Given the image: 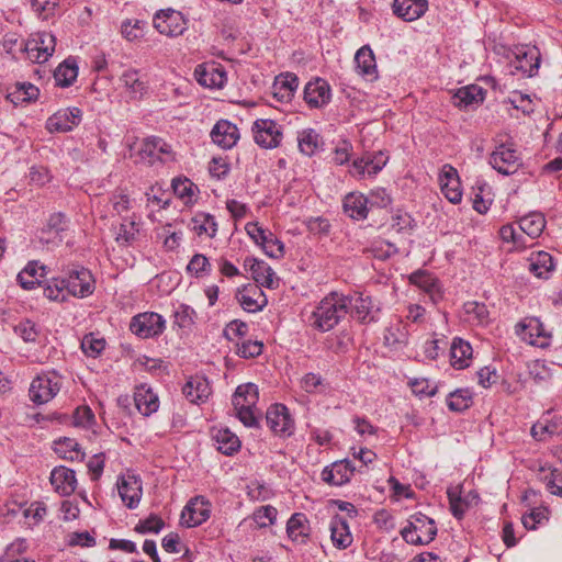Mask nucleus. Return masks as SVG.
<instances>
[{
  "instance_id": "1",
  "label": "nucleus",
  "mask_w": 562,
  "mask_h": 562,
  "mask_svg": "<svg viewBox=\"0 0 562 562\" xmlns=\"http://www.w3.org/2000/svg\"><path fill=\"white\" fill-rule=\"evenodd\" d=\"M351 303L349 295L337 291L328 293L312 312L311 326L321 333L334 329L349 313Z\"/></svg>"
},
{
  "instance_id": "2",
  "label": "nucleus",
  "mask_w": 562,
  "mask_h": 562,
  "mask_svg": "<svg viewBox=\"0 0 562 562\" xmlns=\"http://www.w3.org/2000/svg\"><path fill=\"white\" fill-rule=\"evenodd\" d=\"M259 400L258 386L254 383L238 385L233 394L232 403L237 418L249 428L259 426L256 406Z\"/></svg>"
},
{
  "instance_id": "3",
  "label": "nucleus",
  "mask_w": 562,
  "mask_h": 562,
  "mask_svg": "<svg viewBox=\"0 0 562 562\" xmlns=\"http://www.w3.org/2000/svg\"><path fill=\"white\" fill-rule=\"evenodd\" d=\"M437 526L432 518L417 512L409 516L407 525L401 530L403 540L408 544L430 543L437 536Z\"/></svg>"
},
{
  "instance_id": "4",
  "label": "nucleus",
  "mask_w": 562,
  "mask_h": 562,
  "mask_svg": "<svg viewBox=\"0 0 562 562\" xmlns=\"http://www.w3.org/2000/svg\"><path fill=\"white\" fill-rule=\"evenodd\" d=\"M61 387V376L55 371L42 372L31 383L30 400L37 405L48 403Z\"/></svg>"
},
{
  "instance_id": "5",
  "label": "nucleus",
  "mask_w": 562,
  "mask_h": 562,
  "mask_svg": "<svg viewBox=\"0 0 562 562\" xmlns=\"http://www.w3.org/2000/svg\"><path fill=\"white\" fill-rule=\"evenodd\" d=\"M64 282L69 296L85 299L93 294L95 280L91 271L82 266H74L66 272Z\"/></svg>"
},
{
  "instance_id": "6",
  "label": "nucleus",
  "mask_w": 562,
  "mask_h": 562,
  "mask_svg": "<svg viewBox=\"0 0 562 562\" xmlns=\"http://www.w3.org/2000/svg\"><path fill=\"white\" fill-rule=\"evenodd\" d=\"M255 143L263 149L279 147L283 139V127L271 119H257L251 126Z\"/></svg>"
},
{
  "instance_id": "7",
  "label": "nucleus",
  "mask_w": 562,
  "mask_h": 562,
  "mask_svg": "<svg viewBox=\"0 0 562 562\" xmlns=\"http://www.w3.org/2000/svg\"><path fill=\"white\" fill-rule=\"evenodd\" d=\"M515 331L521 340L538 348H547L551 342V333L538 317L524 318L516 325Z\"/></svg>"
},
{
  "instance_id": "8",
  "label": "nucleus",
  "mask_w": 562,
  "mask_h": 562,
  "mask_svg": "<svg viewBox=\"0 0 562 562\" xmlns=\"http://www.w3.org/2000/svg\"><path fill=\"white\" fill-rule=\"evenodd\" d=\"M55 46V36L52 33L43 32L23 43L20 50L26 55L30 61L43 64L53 55Z\"/></svg>"
},
{
  "instance_id": "9",
  "label": "nucleus",
  "mask_w": 562,
  "mask_h": 562,
  "mask_svg": "<svg viewBox=\"0 0 562 562\" xmlns=\"http://www.w3.org/2000/svg\"><path fill=\"white\" fill-rule=\"evenodd\" d=\"M166 329L162 315L155 312H144L132 317L130 330L142 339L160 336Z\"/></svg>"
},
{
  "instance_id": "10",
  "label": "nucleus",
  "mask_w": 562,
  "mask_h": 562,
  "mask_svg": "<svg viewBox=\"0 0 562 562\" xmlns=\"http://www.w3.org/2000/svg\"><path fill=\"white\" fill-rule=\"evenodd\" d=\"M488 161L493 169L504 176L515 173L522 165L521 157L512 143H503L496 146L490 155Z\"/></svg>"
},
{
  "instance_id": "11",
  "label": "nucleus",
  "mask_w": 562,
  "mask_h": 562,
  "mask_svg": "<svg viewBox=\"0 0 562 562\" xmlns=\"http://www.w3.org/2000/svg\"><path fill=\"white\" fill-rule=\"evenodd\" d=\"M266 424L280 438H290L295 431V422L289 408L280 403L271 405L266 413Z\"/></svg>"
},
{
  "instance_id": "12",
  "label": "nucleus",
  "mask_w": 562,
  "mask_h": 562,
  "mask_svg": "<svg viewBox=\"0 0 562 562\" xmlns=\"http://www.w3.org/2000/svg\"><path fill=\"white\" fill-rule=\"evenodd\" d=\"M389 156L382 151L367 153L352 161L350 176L362 180L367 177H375L387 164Z\"/></svg>"
},
{
  "instance_id": "13",
  "label": "nucleus",
  "mask_w": 562,
  "mask_h": 562,
  "mask_svg": "<svg viewBox=\"0 0 562 562\" xmlns=\"http://www.w3.org/2000/svg\"><path fill=\"white\" fill-rule=\"evenodd\" d=\"M68 226L69 221L64 213L57 212L50 214L46 224L38 233L40 243L52 247L59 246L64 240Z\"/></svg>"
},
{
  "instance_id": "14",
  "label": "nucleus",
  "mask_w": 562,
  "mask_h": 562,
  "mask_svg": "<svg viewBox=\"0 0 562 562\" xmlns=\"http://www.w3.org/2000/svg\"><path fill=\"white\" fill-rule=\"evenodd\" d=\"M154 27L164 35L175 37L187 29V21L181 12L173 9L159 10L153 19Z\"/></svg>"
},
{
  "instance_id": "15",
  "label": "nucleus",
  "mask_w": 562,
  "mask_h": 562,
  "mask_svg": "<svg viewBox=\"0 0 562 562\" xmlns=\"http://www.w3.org/2000/svg\"><path fill=\"white\" fill-rule=\"evenodd\" d=\"M211 515V503L204 496H196L188 502L182 509L180 522L187 528H193L205 522Z\"/></svg>"
},
{
  "instance_id": "16",
  "label": "nucleus",
  "mask_w": 562,
  "mask_h": 562,
  "mask_svg": "<svg viewBox=\"0 0 562 562\" xmlns=\"http://www.w3.org/2000/svg\"><path fill=\"white\" fill-rule=\"evenodd\" d=\"M194 77L199 85L209 89H221L227 81L224 66L215 61L198 65L194 69Z\"/></svg>"
},
{
  "instance_id": "17",
  "label": "nucleus",
  "mask_w": 562,
  "mask_h": 562,
  "mask_svg": "<svg viewBox=\"0 0 562 562\" xmlns=\"http://www.w3.org/2000/svg\"><path fill=\"white\" fill-rule=\"evenodd\" d=\"M82 120V111L77 108L60 109L46 121V130L49 133H67L77 127Z\"/></svg>"
},
{
  "instance_id": "18",
  "label": "nucleus",
  "mask_w": 562,
  "mask_h": 562,
  "mask_svg": "<svg viewBox=\"0 0 562 562\" xmlns=\"http://www.w3.org/2000/svg\"><path fill=\"white\" fill-rule=\"evenodd\" d=\"M236 300L243 310L248 313L260 312L268 304V299L258 284H247L239 288L236 292Z\"/></svg>"
},
{
  "instance_id": "19",
  "label": "nucleus",
  "mask_w": 562,
  "mask_h": 562,
  "mask_svg": "<svg viewBox=\"0 0 562 562\" xmlns=\"http://www.w3.org/2000/svg\"><path fill=\"white\" fill-rule=\"evenodd\" d=\"M212 142L222 149L233 148L240 138L239 128L228 120L217 121L210 133Z\"/></svg>"
},
{
  "instance_id": "20",
  "label": "nucleus",
  "mask_w": 562,
  "mask_h": 562,
  "mask_svg": "<svg viewBox=\"0 0 562 562\" xmlns=\"http://www.w3.org/2000/svg\"><path fill=\"white\" fill-rule=\"evenodd\" d=\"M117 491L122 502L130 509H134L138 506L143 495L142 481L134 474L122 475L117 481Z\"/></svg>"
},
{
  "instance_id": "21",
  "label": "nucleus",
  "mask_w": 562,
  "mask_h": 562,
  "mask_svg": "<svg viewBox=\"0 0 562 562\" xmlns=\"http://www.w3.org/2000/svg\"><path fill=\"white\" fill-rule=\"evenodd\" d=\"M439 184L442 194L453 204L462 200V189L458 170L449 164L443 165L439 173Z\"/></svg>"
},
{
  "instance_id": "22",
  "label": "nucleus",
  "mask_w": 562,
  "mask_h": 562,
  "mask_svg": "<svg viewBox=\"0 0 562 562\" xmlns=\"http://www.w3.org/2000/svg\"><path fill=\"white\" fill-rule=\"evenodd\" d=\"M244 267L251 272L255 284H258L260 288L273 289L278 286L279 280L274 278V271L266 261L255 257H246Z\"/></svg>"
},
{
  "instance_id": "23",
  "label": "nucleus",
  "mask_w": 562,
  "mask_h": 562,
  "mask_svg": "<svg viewBox=\"0 0 562 562\" xmlns=\"http://www.w3.org/2000/svg\"><path fill=\"white\" fill-rule=\"evenodd\" d=\"M304 100L307 105L313 109L327 105L331 100L329 83L323 78H316L307 82L304 88Z\"/></svg>"
},
{
  "instance_id": "24",
  "label": "nucleus",
  "mask_w": 562,
  "mask_h": 562,
  "mask_svg": "<svg viewBox=\"0 0 562 562\" xmlns=\"http://www.w3.org/2000/svg\"><path fill=\"white\" fill-rule=\"evenodd\" d=\"M356 468L348 459L336 461L322 471V480L334 486H341L350 482Z\"/></svg>"
},
{
  "instance_id": "25",
  "label": "nucleus",
  "mask_w": 562,
  "mask_h": 562,
  "mask_svg": "<svg viewBox=\"0 0 562 562\" xmlns=\"http://www.w3.org/2000/svg\"><path fill=\"white\" fill-rule=\"evenodd\" d=\"M409 283L418 286L429 295L434 304H437L442 299V290L439 280L429 271L416 270L411 273Z\"/></svg>"
},
{
  "instance_id": "26",
  "label": "nucleus",
  "mask_w": 562,
  "mask_h": 562,
  "mask_svg": "<svg viewBox=\"0 0 562 562\" xmlns=\"http://www.w3.org/2000/svg\"><path fill=\"white\" fill-rule=\"evenodd\" d=\"M171 155V146L168 145L162 138L150 136L144 139L139 149V156L143 160L153 165L156 161H166L164 156Z\"/></svg>"
},
{
  "instance_id": "27",
  "label": "nucleus",
  "mask_w": 562,
  "mask_h": 562,
  "mask_svg": "<svg viewBox=\"0 0 562 562\" xmlns=\"http://www.w3.org/2000/svg\"><path fill=\"white\" fill-rule=\"evenodd\" d=\"M352 303L349 312L361 323L375 322L380 307L374 304L371 296L358 293L353 296L349 295Z\"/></svg>"
},
{
  "instance_id": "28",
  "label": "nucleus",
  "mask_w": 562,
  "mask_h": 562,
  "mask_svg": "<svg viewBox=\"0 0 562 562\" xmlns=\"http://www.w3.org/2000/svg\"><path fill=\"white\" fill-rule=\"evenodd\" d=\"M392 10L403 21L413 22L427 12L428 0H394Z\"/></svg>"
},
{
  "instance_id": "29",
  "label": "nucleus",
  "mask_w": 562,
  "mask_h": 562,
  "mask_svg": "<svg viewBox=\"0 0 562 562\" xmlns=\"http://www.w3.org/2000/svg\"><path fill=\"white\" fill-rule=\"evenodd\" d=\"M183 395L193 404H202L212 394L209 380L203 375L190 376L182 387Z\"/></svg>"
},
{
  "instance_id": "30",
  "label": "nucleus",
  "mask_w": 562,
  "mask_h": 562,
  "mask_svg": "<svg viewBox=\"0 0 562 562\" xmlns=\"http://www.w3.org/2000/svg\"><path fill=\"white\" fill-rule=\"evenodd\" d=\"M540 66V53L537 47H524L518 49L513 63L515 70L525 77H533Z\"/></svg>"
},
{
  "instance_id": "31",
  "label": "nucleus",
  "mask_w": 562,
  "mask_h": 562,
  "mask_svg": "<svg viewBox=\"0 0 562 562\" xmlns=\"http://www.w3.org/2000/svg\"><path fill=\"white\" fill-rule=\"evenodd\" d=\"M49 480L54 490L61 496L71 495L77 486L75 471L63 465L53 469Z\"/></svg>"
},
{
  "instance_id": "32",
  "label": "nucleus",
  "mask_w": 562,
  "mask_h": 562,
  "mask_svg": "<svg viewBox=\"0 0 562 562\" xmlns=\"http://www.w3.org/2000/svg\"><path fill=\"white\" fill-rule=\"evenodd\" d=\"M342 207L350 218L363 221L369 214V199L360 192H350L344 198Z\"/></svg>"
},
{
  "instance_id": "33",
  "label": "nucleus",
  "mask_w": 562,
  "mask_h": 562,
  "mask_svg": "<svg viewBox=\"0 0 562 562\" xmlns=\"http://www.w3.org/2000/svg\"><path fill=\"white\" fill-rule=\"evenodd\" d=\"M486 91L477 85L459 88L452 95L453 104L460 109L477 106L485 99Z\"/></svg>"
},
{
  "instance_id": "34",
  "label": "nucleus",
  "mask_w": 562,
  "mask_h": 562,
  "mask_svg": "<svg viewBox=\"0 0 562 562\" xmlns=\"http://www.w3.org/2000/svg\"><path fill=\"white\" fill-rule=\"evenodd\" d=\"M357 72L366 79H378L376 61L373 50L369 45L360 47L355 55Z\"/></svg>"
},
{
  "instance_id": "35",
  "label": "nucleus",
  "mask_w": 562,
  "mask_h": 562,
  "mask_svg": "<svg viewBox=\"0 0 562 562\" xmlns=\"http://www.w3.org/2000/svg\"><path fill=\"white\" fill-rule=\"evenodd\" d=\"M134 402L137 411L143 416H150L159 408L158 395L146 384H142L135 389Z\"/></svg>"
},
{
  "instance_id": "36",
  "label": "nucleus",
  "mask_w": 562,
  "mask_h": 562,
  "mask_svg": "<svg viewBox=\"0 0 562 562\" xmlns=\"http://www.w3.org/2000/svg\"><path fill=\"white\" fill-rule=\"evenodd\" d=\"M311 533L310 521L304 513H294L286 522V535L290 540L304 544Z\"/></svg>"
},
{
  "instance_id": "37",
  "label": "nucleus",
  "mask_w": 562,
  "mask_h": 562,
  "mask_svg": "<svg viewBox=\"0 0 562 562\" xmlns=\"http://www.w3.org/2000/svg\"><path fill=\"white\" fill-rule=\"evenodd\" d=\"M555 268L552 256L547 251L531 252L528 270L539 279H549Z\"/></svg>"
},
{
  "instance_id": "38",
  "label": "nucleus",
  "mask_w": 562,
  "mask_h": 562,
  "mask_svg": "<svg viewBox=\"0 0 562 562\" xmlns=\"http://www.w3.org/2000/svg\"><path fill=\"white\" fill-rule=\"evenodd\" d=\"M330 530V539L333 544L337 549H347L352 543V535L349 530V526L347 520L339 516L335 515L329 522Z\"/></svg>"
},
{
  "instance_id": "39",
  "label": "nucleus",
  "mask_w": 562,
  "mask_h": 562,
  "mask_svg": "<svg viewBox=\"0 0 562 562\" xmlns=\"http://www.w3.org/2000/svg\"><path fill=\"white\" fill-rule=\"evenodd\" d=\"M472 352L470 342L459 337L453 338L450 347L451 366L457 370L465 369L470 364Z\"/></svg>"
},
{
  "instance_id": "40",
  "label": "nucleus",
  "mask_w": 562,
  "mask_h": 562,
  "mask_svg": "<svg viewBox=\"0 0 562 562\" xmlns=\"http://www.w3.org/2000/svg\"><path fill=\"white\" fill-rule=\"evenodd\" d=\"M322 145V136L314 128H304L297 132V146L303 155L312 157Z\"/></svg>"
},
{
  "instance_id": "41",
  "label": "nucleus",
  "mask_w": 562,
  "mask_h": 562,
  "mask_svg": "<svg viewBox=\"0 0 562 562\" xmlns=\"http://www.w3.org/2000/svg\"><path fill=\"white\" fill-rule=\"evenodd\" d=\"M78 77V65L75 58H67L58 65L54 71L56 86L60 88L70 87Z\"/></svg>"
},
{
  "instance_id": "42",
  "label": "nucleus",
  "mask_w": 562,
  "mask_h": 562,
  "mask_svg": "<svg viewBox=\"0 0 562 562\" xmlns=\"http://www.w3.org/2000/svg\"><path fill=\"white\" fill-rule=\"evenodd\" d=\"M120 80L134 99H140L147 92V83L140 78L139 71L136 69L125 70Z\"/></svg>"
},
{
  "instance_id": "43",
  "label": "nucleus",
  "mask_w": 562,
  "mask_h": 562,
  "mask_svg": "<svg viewBox=\"0 0 562 562\" xmlns=\"http://www.w3.org/2000/svg\"><path fill=\"white\" fill-rule=\"evenodd\" d=\"M546 227V218L539 212H531L519 221V229L530 238H537Z\"/></svg>"
},
{
  "instance_id": "44",
  "label": "nucleus",
  "mask_w": 562,
  "mask_h": 562,
  "mask_svg": "<svg viewBox=\"0 0 562 562\" xmlns=\"http://www.w3.org/2000/svg\"><path fill=\"white\" fill-rule=\"evenodd\" d=\"M139 225L133 217H124L115 236L116 243L121 246L132 245L139 234Z\"/></svg>"
},
{
  "instance_id": "45",
  "label": "nucleus",
  "mask_w": 562,
  "mask_h": 562,
  "mask_svg": "<svg viewBox=\"0 0 562 562\" xmlns=\"http://www.w3.org/2000/svg\"><path fill=\"white\" fill-rule=\"evenodd\" d=\"M214 439L217 450L225 456H233L240 449L239 438L227 428L217 430Z\"/></svg>"
},
{
  "instance_id": "46",
  "label": "nucleus",
  "mask_w": 562,
  "mask_h": 562,
  "mask_svg": "<svg viewBox=\"0 0 562 562\" xmlns=\"http://www.w3.org/2000/svg\"><path fill=\"white\" fill-rule=\"evenodd\" d=\"M40 90L30 82H18L13 91L7 94V99L13 104L31 102L38 98Z\"/></svg>"
},
{
  "instance_id": "47",
  "label": "nucleus",
  "mask_w": 562,
  "mask_h": 562,
  "mask_svg": "<svg viewBox=\"0 0 562 562\" xmlns=\"http://www.w3.org/2000/svg\"><path fill=\"white\" fill-rule=\"evenodd\" d=\"M67 285L63 277H54L46 281L43 288V295L49 301L64 303L68 301Z\"/></svg>"
},
{
  "instance_id": "48",
  "label": "nucleus",
  "mask_w": 562,
  "mask_h": 562,
  "mask_svg": "<svg viewBox=\"0 0 562 562\" xmlns=\"http://www.w3.org/2000/svg\"><path fill=\"white\" fill-rule=\"evenodd\" d=\"M54 451L63 459H82L85 453L80 450V445L72 438L61 437L54 441Z\"/></svg>"
},
{
  "instance_id": "49",
  "label": "nucleus",
  "mask_w": 562,
  "mask_h": 562,
  "mask_svg": "<svg viewBox=\"0 0 562 562\" xmlns=\"http://www.w3.org/2000/svg\"><path fill=\"white\" fill-rule=\"evenodd\" d=\"M191 229L199 236L205 234L213 238L217 232V223L215 217L209 213H198L191 220Z\"/></svg>"
},
{
  "instance_id": "50",
  "label": "nucleus",
  "mask_w": 562,
  "mask_h": 562,
  "mask_svg": "<svg viewBox=\"0 0 562 562\" xmlns=\"http://www.w3.org/2000/svg\"><path fill=\"white\" fill-rule=\"evenodd\" d=\"M196 312L188 304H179L173 311V324L180 329L190 331L195 324Z\"/></svg>"
},
{
  "instance_id": "51",
  "label": "nucleus",
  "mask_w": 562,
  "mask_h": 562,
  "mask_svg": "<svg viewBox=\"0 0 562 562\" xmlns=\"http://www.w3.org/2000/svg\"><path fill=\"white\" fill-rule=\"evenodd\" d=\"M473 403L472 392L469 389H458L447 396V406L452 412H463Z\"/></svg>"
},
{
  "instance_id": "52",
  "label": "nucleus",
  "mask_w": 562,
  "mask_h": 562,
  "mask_svg": "<svg viewBox=\"0 0 562 562\" xmlns=\"http://www.w3.org/2000/svg\"><path fill=\"white\" fill-rule=\"evenodd\" d=\"M105 339L93 333L87 334L81 340V350L87 357L97 358L105 348Z\"/></svg>"
},
{
  "instance_id": "53",
  "label": "nucleus",
  "mask_w": 562,
  "mask_h": 562,
  "mask_svg": "<svg viewBox=\"0 0 562 562\" xmlns=\"http://www.w3.org/2000/svg\"><path fill=\"white\" fill-rule=\"evenodd\" d=\"M299 87V78L294 74H286L276 82L274 95L279 99H291Z\"/></svg>"
},
{
  "instance_id": "54",
  "label": "nucleus",
  "mask_w": 562,
  "mask_h": 562,
  "mask_svg": "<svg viewBox=\"0 0 562 562\" xmlns=\"http://www.w3.org/2000/svg\"><path fill=\"white\" fill-rule=\"evenodd\" d=\"M278 516V510L272 505H265L258 507L254 514L252 519L257 524L259 528H266L276 522Z\"/></svg>"
},
{
  "instance_id": "55",
  "label": "nucleus",
  "mask_w": 562,
  "mask_h": 562,
  "mask_svg": "<svg viewBox=\"0 0 562 562\" xmlns=\"http://www.w3.org/2000/svg\"><path fill=\"white\" fill-rule=\"evenodd\" d=\"M187 272L192 277H203L211 272V263L202 254H195L187 266Z\"/></svg>"
},
{
  "instance_id": "56",
  "label": "nucleus",
  "mask_w": 562,
  "mask_h": 562,
  "mask_svg": "<svg viewBox=\"0 0 562 562\" xmlns=\"http://www.w3.org/2000/svg\"><path fill=\"white\" fill-rule=\"evenodd\" d=\"M416 227V222L407 212L397 210L392 215V228L397 233H411Z\"/></svg>"
},
{
  "instance_id": "57",
  "label": "nucleus",
  "mask_w": 562,
  "mask_h": 562,
  "mask_svg": "<svg viewBox=\"0 0 562 562\" xmlns=\"http://www.w3.org/2000/svg\"><path fill=\"white\" fill-rule=\"evenodd\" d=\"M260 246L262 247L265 254L271 258H281L284 256L283 243L269 231Z\"/></svg>"
},
{
  "instance_id": "58",
  "label": "nucleus",
  "mask_w": 562,
  "mask_h": 562,
  "mask_svg": "<svg viewBox=\"0 0 562 562\" xmlns=\"http://www.w3.org/2000/svg\"><path fill=\"white\" fill-rule=\"evenodd\" d=\"M164 527V520L159 516L151 514L147 518L140 519L138 521L135 527V531L142 535L158 533L162 530Z\"/></svg>"
},
{
  "instance_id": "59",
  "label": "nucleus",
  "mask_w": 562,
  "mask_h": 562,
  "mask_svg": "<svg viewBox=\"0 0 562 562\" xmlns=\"http://www.w3.org/2000/svg\"><path fill=\"white\" fill-rule=\"evenodd\" d=\"M464 311L469 318L477 324H486L488 322V310L484 303L468 302L464 304Z\"/></svg>"
},
{
  "instance_id": "60",
  "label": "nucleus",
  "mask_w": 562,
  "mask_h": 562,
  "mask_svg": "<svg viewBox=\"0 0 562 562\" xmlns=\"http://www.w3.org/2000/svg\"><path fill=\"white\" fill-rule=\"evenodd\" d=\"M548 509L547 508H533L530 513L526 514L521 518L524 527L528 530L537 529L538 525H542L548 521Z\"/></svg>"
},
{
  "instance_id": "61",
  "label": "nucleus",
  "mask_w": 562,
  "mask_h": 562,
  "mask_svg": "<svg viewBox=\"0 0 562 562\" xmlns=\"http://www.w3.org/2000/svg\"><path fill=\"white\" fill-rule=\"evenodd\" d=\"M263 344L259 340H244L240 344H236V353L244 358L250 359L261 355Z\"/></svg>"
},
{
  "instance_id": "62",
  "label": "nucleus",
  "mask_w": 562,
  "mask_h": 562,
  "mask_svg": "<svg viewBox=\"0 0 562 562\" xmlns=\"http://www.w3.org/2000/svg\"><path fill=\"white\" fill-rule=\"evenodd\" d=\"M144 25L145 23L140 20H126L121 26L122 36L133 42L143 36Z\"/></svg>"
},
{
  "instance_id": "63",
  "label": "nucleus",
  "mask_w": 562,
  "mask_h": 562,
  "mask_svg": "<svg viewBox=\"0 0 562 562\" xmlns=\"http://www.w3.org/2000/svg\"><path fill=\"white\" fill-rule=\"evenodd\" d=\"M353 146L348 139H342L333 150V161L337 166L349 162Z\"/></svg>"
},
{
  "instance_id": "64",
  "label": "nucleus",
  "mask_w": 562,
  "mask_h": 562,
  "mask_svg": "<svg viewBox=\"0 0 562 562\" xmlns=\"http://www.w3.org/2000/svg\"><path fill=\"white\" fill-rule=\"evenodd\" d=\"M26 549L24 540H18L8 546L4 555L0 559V562H35L25 558H15L16 554L22 553Z\"/></svg>"
}]
</instances>
